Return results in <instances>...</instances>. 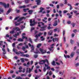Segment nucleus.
<instances>
[{"label": "nucleus", "instance_id": "f257e3e1", "mask_svg": "<svg viewBox=\"0 0 79 79\" xmlns=\"http://www.w3.org/2000/svg\"><path fill=\"white\" fill-rule=\"evenodd\" d=\"M42 34H43V33L41 32L40 33L38 34H36L35 36V37L36 39L34 40L35 42H37L38 41V38H39V37H40V36L41 35H42Z\"/></svg>", "mask_w": 79, "mask_h": 79}, {"label": "nucleus", "instance_id": "f03ea898", "mask_svg": "<svg viewBox=\"0 0 79 79\" xmlns=\"http://www.w3.org/2000/svg\"><path fill=\"white\" fill-rule=\"evenodd\" d=\"M30 26H35V25L37 23V22L35 21V19H34L33 21V23H32V19L30 20Z\"/></svg>", "mask_w": 79, "mask_h": 79}, {"label": "nucleus", "instance_id": "7ed1b4c3", "mask_svg": "<svg viewBox=\"0 0 79 79\" xmlns=\"http://www.w3.org/2000/svg\"><path fill=\"white\" fill-rule=\"evenodd\" d=\"M0 4L1 5L4 6L5 8H9L10 6V4L9 3H7V6H6V4L5 3H3L2 2H0Z\"/></svg>", "mask_w": 79, "mask_h": 79}, {"label": "nucleus", "instance_id": "20e7f679", "mask_svg": "<svg viewBox=\"0 0 79 79\" xmlns=\"http://www.w3.org/2000/svg\"><path fill=\"white\" fill-rule=\"evenodd\" d=\"M58 22L57 21V20H55L54 21V24H52V26H56L57 25H58V23H60V19H58Z\"/></svg>", "mask_w": 79, "mask_h": 79}, {"label": "nucleus", "instance_id": "39448f33", "mask_svg": "<svg viewBox=\"0 0 79 79\" xmlns=\"http://www.w3.org/2000/svg\"><path fill=\"white\" fill-rule=\"evenodd\" d=\"M23 19H26V17H23L21 18H20L19 19L17 20L18 22H20L21 21H22Z\"/></svg>", "mask_w": 79, "mask_h": 79}, {"label": "nucleus", "instance_id": "423d86ee", "mask_svg": "<svg viewBox=\"0 0 79 79\" xmlns=\"http://www.w3.org/2000/svg\"><path fill=\"white\" fill-rule=\"evenodd\" d=\"M11 11V8H10L6 13V15H8V14H9V13H10Z\"/></svg>", "mask_w": 79, "mask_h": 79}, {"label": "nucleus", "instance_id": "0eeeda50", "mask_svg": "<svg viewBox=\"0 0 79 79\" xmlns=\"http://www.w3.org/2000/svg\"><path fill=\"white\" fill-rule=\"evenodd\" d=\"M35 2H37V5H39L40 3H41V1L40 0H35Z\"/></svg>", "mask_w": 79, "mask_h": 79}, {"label": "nucleus", "instance_id": "6e6552de", "mask_svg": "<svg viewBox=\"0 0 79 79\" xmlns=\"http://www.w3.org/2000/svg\"><path fill=\"white\" fill-rule=\"evenodd\" d=\"M44 65L46 67H47V69H48V70H50V67L48 66V65H47L46 64H44Z\"/></svg>", "mask_w": 79, "mask_h": 79}, {"label": "nucleus", "instance_id": "1a4fd4ad", "mask_svg": "<svg viewBox=\"0 0 79 79\" xmlns=\"http://www.w3.org/2000/svg\"><path fill=\"white\" fill-rule=\"evenodd\" d=\"M13 29L15 31H20V30L19 29V27H18L14 28Z\"/></svg>", "mask_w": 79, "mask_h": 79}, {"label": "nucleus", "instance_id": "9d476101", "mask_svg": "<svg viewBox=\"0 0 79 79\" xmlns=\"http://www.w3.org/2000/svg\"><path fill=\"white\" fill-rule=\"evenodd\" d=\"M33 11H34L33 10H28V12L29 15H32Z\"/></svg>", "mask_w": 79, "mask_h": 79}, {"label": "nucleus", "instance_id": "9b49d317", "mask_svg": "<svg viewBox=\"0 0 79 79\" xmlns=\"http://www.w3.org/2000/svg\"><path fill=\"white\" fill-rule=\"evenodd\" d=\"M40 52H42V54H44V53H46V51H45V52H43V49L42 48H40Z\"/></svg>", "mask_w": 79, "mask_h": 79}, {"label": "nucleus", "instance_id": "f8f14e48", "mask_svg": "<svg viewBox=\"0 0 79 79\" xmlns=\"http://www.w3.org/2000/svg\"><path fill=\"white\" fill-rule=\"evenodd\" d=\"M67 16H69V18H72V15H71V14L69 13H68L67 14Z\"/></svg>", "mask_w": 79, "mask_h": 79}, {"label": "nucleus", "instance_id": "ddd939ff", "mask_svg": "<svg viewBox=\"0 0 79 79\" xmlns=\"http://www.w3.org/2000/svg\"><path fill=\"white\" fill-rule=\"evenodd\" d=\"M47 27V26L45 25L42 27H41V29H45V28Z\"/></svg>", "mask_w": 79, "mask_h": 79}, {"label": "nucleus", "instance_id": "4468645a", "mask_svg": "<svg viewBox=\"0 0 79 79\" xmlns=\"http://www.w3.org/2000/svg\"><path fill=\"white\" fill-rule=\"evenodd\" d=\"M19 53H21V56H24L25 54H24V52H22L21 51H19Z\"/></svg>", "mask_w": 79, "mask_h": 79}, {"label": "nucleus", "instance_id": "2eb2a0df", "mask_svg": "<svg viewBox=\"0 0 79 79\" xmlns=\"http://www.w3.org/2000/svg\"><path fill=\"white\" fill-rule=\"evenodd\" d=\"M23 39L21 38H19L17 40V41L19 42H23Z\"/></svg>", "mask_w": 79, "mask_h": 79}, {"label": "nucleus", "instance_id": "dca6fc26", "mask_svg": "<svg viewBox=\"0 0 79 79\" xmlns=\"http://www.w3.org/2000/svg\"><path fill=\"white\" fill-rule=\"evenodd\" d=\"M64 56L65 58L67 59V57L68 58H70V56L68 55H65V54L64 55Z\"/></svg>", "mask_w": 79, "mask_h": 79}, {"label": "nucleus", "instance_id": "f3484780", "mask_svg": "<svg viewBox=\"0 0 79 79\" xmlns=\"http://www.w3.org/2000/svg\"><path fill=\"white\" fill-rule=\"evenodd\" d=\"M52 34H53V31L52 30L50 31L48 33V34H49V35H52Z\"/></svg>", "mask_w": 79, "mask_h": 79}, {"label": "nucleus", "instance_id": "a211bd4d", "mask_svg": "<svg viewBox=\"0 0 79 79\" xmlns=\"http://www.w3.org/2000/svg\"><path fill=\"white\" fill-rule=\"evenodd\" d=\"M74 52H72L71 53V54L70 55V56H71V58H73V56H74Z\"/></svg>", "mask_w": 79, "mask_h": 79}, {"label": "nucleus", "instance_id": "6ab92c4d", "mask_svg": "<svg viewBox=\"0 0 79 79\" xmlns=\"http://www.w3.org/2000/svg\"><path fill=\"white\" fill-rule=\"evenodd\" d=\"M26 7V6L25 5H24L23 6H20L19 7V8H25Z\"/></svg>", "mask_w": 79, "mask_h": 79}, {"label": "nucleus", "instance_id": "aec40b11", "mask_svg": "<svg viewBox=\"0 0 79 79\" xmlns=\"http://www.w3.org/2000/svg\"><path fill=\"white\" fill-rule=\"evenodd\" d=\"M51 64L53 66H55V65H56L55 64V61L54 60L51 63Z\"/></svg>", "mask_w": 79, "mask_h": 79}, {"label": "nucleus", "instance_id": "412c9836", "mask_svg": "<svg viewBox=\"0 0 79 79\" xmlns=\"http://www.w3.org/2000/svg\"><path fill=\"white\" fill-rule=\"evenodd\" d=\"M29 9L28 8H27L26 9H25L24 8L23 9V11H24V12H26V11H27V10H29Z\"/></svg>", "mask_w": 79, "mask_h": 79}, {"label": "nucleus", "instance_id": "4be33fe9", "mask_svg": "<svg viewBox=\"0 0 79 79\" xmlns=\"http://www.w3.org/2000/svg\"><path fill=\"white\" fill-rule=\"evenodd\" d=\"M24 58H21L20 59V60L22 61L21 62L22 63H24Z\"/></svg>", "mask_w": 79, "mask_h": 79}, {"label": "nucleus", "instance_id": "5701e85b", "mask_svg": "<svg viewBox=\"0 0 79 79\" xmlns=\"http://www.w3.org/2000/svg\"><path fill=\"white\" fill-rule=\"evenodd\" d=\"M14 32H15V31L13 30L12 31H10V34H13L14 33Z\"/></svg>", "mask_w": 79, "mask_h": 79}, {"label": "nucleus", "instance_id": "b1692460", "mask_svg": "<svg viewBox=\"0 0 79 79\" xmlns=\"http://www.w3.org/2000/svg\"><path fill=\"white\" fill-rule=\"evenodd\" d=\"M22 39H25L27 40V37H26V36H22Z\"/></svg>", "mask_w": 79, "mask_h": 79}, {"label": "nucleus", "instance_id": "393cba45", "mask_svg": "<svg viewBox=\"0 0 79 79\" xmlns=\"http://www.w3.org/2000/svg\"><path fill=\"white\" fill-rule=\"evenodd\" d=\"M71 25L73 26V27H74L75 26V23H71Z\"/></svg>", "mask_w": 79, "mask_h": 79}, {"label": "nucleus", "instance_id": "a878e982", "mask_svg": "<svg viewBox=\"0 0 79 79\" xmlns=\"http://www.w3.org/2000/svg\"><path fill=\"white\" fill-rule=\"evenodd\" d=\"M29 1H30L29 0H26V1H25V3L27 4L29 3Z\"/></svg>", "mask_w": 79, "mask_h": 79}, {"label": "nucleus", "instance_id": "bb28decb", "mask_svg": "<svg viewBox=\"0 0 79 79\" xmlns=\"http://www.w3.org/2000/svg\"><path fill=\"white\" fill-rule=\"evenodd\" d=\"M24 56H26V57H27V58L29 57V55L28 54H25V55H24Z\"/></svg>", "mask_w": 79, "mask_h": 79}, {"label": "nucleus", "instance_id": "cd10ccee", "mask_svg": "<svg viewBox=\"0 0 79 79\" xmlns=\"http://www.w3.org/2000/svg\"><path fill=\"white\" fill-rule=\"evenodd\" d=\"M22 49L23 51H25V50H26V47L24 46H23Z\"/></svg>", "mask_w": 79, "mask_h": 79}, {"label": "nucleus", "instance_id": "c85d7f7f", "mask_svg": "<svg viewBox=\"0 0 79 79\" xmlns=\"http://www.w3.org/2000/svg\"><path fill=\"white\" fill-rule=\"evenodd\" d=\"M41 45H42L41 44H38V45L37 46V48H40V46H41Z\"/></svg>", "mask_w": 79, "mask_h": 79}, {"label": "nucleus", "instance_id": "c756f323", "mask_svg": "<svg viewBox=\"0 0 79 79\" xmlns=\"http://www.w3.org/2000/svg\"><path fill=\"white\" fill-rule=\"evenodd\" d=\"M46 70L47 68H46V67H44L43 69V71H44V72H45L46 71Z\"/></svg>", "mask_w": 79, "mask_h": 79}, {"label": "nucleus", "instance_id": "7c9ffc66", "mask_svg": "<svg viewBox=\"0 0 79 79\" xmlns=\"http://www.w3.org/2000/svg\"><path fill=\"white\" fill-rule=\"evenodd\" d=\"M46 60H47V59H45V60H42L41 61V62L43 61V63H46V61H47Z\"/></svg>", "mask_w": 79, "mask_h": 79}, {"label": "nucleus", "instance_id": "2f4dec72", "mask_svg": "<svg viewBox=\"0 0 79 79\" xmlns=\"http://www.w3.org/2000/svg\"><path fill=\"white\" fill-rule=\"evenodd\" d=\"M16 79H24V78H21V77H16Z\"/></svg>", "mask_w": 79, "mask_h": 79}, {"label": "nucleus", "instance_id": "473e14b6", "mask_svg": "<svg viewBox=\"0 0 79 79\" xmlns=\"http://www.w3.org/2000/svg\"><path fill=\"white\" fill-rule=\"evenodd\" d=\"M15 11H17V13H19V12H20V10H18L17 9H16L15 10Z\"/></svg>", "mask_w": 79, "mask_h": 79}, {"label": "nucleus", "instance_id": "72a5a7b5", "mask_svg": "<svg viewBox=\"0 0 79 79\" xmlns=\"http://www.w3.org/2000/svg\"><path fill=\"white\" fill-rule=\"evenodd\" d=\"M49 76H50L52 74V72L50 71L49 72Z\"/></svg>", "mask_w": 79, "mask_h": 79}, {"label": "nucleus", "instance_id": "f704fd0d", "mask_svg": "<svg viewBox=\"0 0 79 79\" xmlns=\"http://www.w3.org/2000/svg\"><path fill=\"white\" fill-rule=\"evenodd\" d=\"M35 29V28L34 27H32L31 30V32H32V31H34Z\"/></svg>", "mask_w": 79, "mask_h": 79}, {"label": "nucleus", "instance_id": "c9c22d12", "mask_svg": "<svg viewBox=\"0 0 79 79\" xmlns=\"http://www.w3.org/2000/svg\"><path fill=\"white\" fill-rule=\"evenodd\" d=\"M54 40H55V41H58V40H59V38H54Z\"/></svg>", "mask_w": 79, "mask_h": 79}, {"label": "nucleus", "instance_id": "e433bc0d", "mask_svg": "<svg viewBox=\"0 0 79 79\" xmlns=\"http://www.w3.org/2000/svg\"><path fill=\"white\" fill-rule=\"evenodd\" d=\"M29 41L31 42V43H32V40L31 39V38H29Z\"/></svg>", "mask_w": 79, "mask_h": 79}, {"label": "nucleus", "instance_id": "4c0bfd02", "mask_svg": "<svg viewBox=\"0 0 79 79\" xmlns=\"http://www.w3.org/2000/svg\"><path fill=\"white\" fill-rule=\"evenodd\" d=\"M73 42H74V41L73 40H70V43L71 44H73Z\"/></svg>", "mask_w": 79, "mask_h": 79}, {"label": "nucleus", "instance_id": "58836bf2", "mask_svg": "<svg viewBox=\"0 0 79 79\" xmlns=\"http://www.w3.org/2000/svg\"><path fill=\"white\" fill-rule=\"evenodd\" d=\"M21 24V23H17V24H15V26H19V25H20Z\"/></svg>", "mask_w": 79, "mask_h": 79}, {"label": "nucleus", "instance_id": "ea45409f", "mask_svg": "<svg viewBox=\"0 0 79 79\" xmlns=\"http://www.w3.org/2000/svg\"><path fill=\"white\" fill-rule=\"evenodd\" d=\"M31 48L32 50H34V45H32Z\"/></svg>", "mask_w": 79, "mask_h": 79}, {"label": "nucleus", "instance_id": "a19ab883", "mask_svg": "<svg viewBox=\"0 0 79 79\" xmlns=\"http://www.w3.org/2000/svg\"><path fill=\"white\" fill-rule=\"evenodd\" d=\"M48 49L49 50V51L50 52H53V50H52V49L51 48H49Z\"/></svg>", "mask_w": 79, "mask_h": 79}, {"label": "nucleus", "instance_id": "79ce46f5", "mask_svg": "<svg viewBox=\"0 0 79 79\" xmlns=\"http://www.w3.org/2000/svg\"><path fill=\"white\" fill-rule=\"evenodd\" d=\"M23 66H26L27 67H28V66H29L27 65L26 63H24V64H23Z\"/></svg>", "mask_w": 79, "mask_h": 79}, {"label": "nucleus", "instance_id": "37998d69", "mask_svg": "<svg viewBox=\"0 0 79 79\" xmlns=\"http://www.w3.org/2000/svg\"><path fill=\"white\" fill-rule=\"evenodd\" d=\"M38 56V55H35L34 56V57L35 58H37Z\"/></svg>", "mask_w": 79, "mask_h": 79}, {"label": "nucleus", "instance_id": "c03bdc74", "mask_svg": "<svg viewBox=\"0 0 79 79\" xmlns=\"http://www.w3.org/2000/svg\"><path fill=\"white\" fill-rule=\"evenodd\" d=\"M67 23L68 24H71V21L70 20H69L68 22H67Z\"/></svg>", "mask_w": 79, "mask_h": 79}, {"label": "nucleus", "instance_id": "a18cd8bd", "mask_svg": "<svg viewBox=\"0 0 79 79\" xmlns=\"http://www.w3.org/2000/svg\"><path fill=\"white\" fill-rule=\"evenodd\" d=\"M43 22H44V23H47V21H46L44 19H43Z\"/></svg>", "mask_w": 79, "mask_h": 79}, {"label": "nucleus", "instance_id": "49530a36", "mask_svg": "<svg viewBox=\"0 0 79 79\" xmlns=\"http://www.w3.org/2000/svg\"><path fill=\"white\" fill-rule=\"evenodd\" d=\"M17 34H15V35H16V36H18L19 35V34L18 32H17Z\"/></svg>", "mask_w": 79, "mask_h": 79}, {"label": "nucleus", "instance_id": "de8ad7c7", "mask_svg": "<svg viewBox=\"0 0 79 79\" xmlns=\"http://www.w3.org/2000/svg\"><path fill=\"white\" fill-rule=\"evenodd\" d=\"M76 53L78 54V55L79 54V50L77 49L76 51Z\"/></svg>", "mask_w": 79, "mask_h": 79}, {"label": "nucleus", "instance_id": "09e8293b", "mask_svg": "<svg viewBox=\"0 0 79 79\" xmlns=\"http://www.w3.org/2000/svg\"><path fill=\"white\" fill-rule=\"evenodd\" d=\"M40 10H45V9H44V8H42V7H40Z\"/></svg>", "mask_w": 79, "mask_h": 79}, {"label": "nucleus", "instance_id": "8fccbe9b", "mask_svg": "<svg viewBox=\"0 0 79 79\" xmlns=\"http://www.w3.org/2000/svg\"><path fill=\"white\" fill-rule=\"evenodd\" d=\"M64 42H66V37L65 36H64Z\"/></svg>", "mask_w": 79, "mask_h": 79}, {"label": "nucleus", "instance_id": "3c124183", "mask_svg": "<svg viewBox=\"0 0 79 79\" xmlns=\"http://www.w3.org/2000/svg\"><path fill=\"white\" fill-rule=\"evenodd\" d=\"M67 12H68V11L67 10H64L63 11V13H66Z\"/></svg>", "mask_w": 79, "mask_h": 79}, {"label": "nucleus", "instance_id": "603ef678", "mask_svg": "<svg viewBox=\"0 0 79 79\" xmlns=\"http://www.w3.org/2000/svg\"><path fill=\"white\" fill-rule=\"evenodd\" d=\"M60 6L61 7L63 6H64V4L63 3H60Z\"/></svg>", "mask_w": 79, "mask_h": 79}, {"label": "nucleus", "instance_id": "864d4df0", "mask_svg": "<svg viewBox=\"0 0 79 79\" xmlns=\"http://www.w3.org/2000/svg\"><path fill=\"white\" fill-rule=\"evenodd\" d=\"M53 28L52 27H51L50 26H49V27H48V29H52Z\"/></svg>", "mask_w": 79, "mask_h": 79}, {"label": "nucleus", "instance_id": "5fc2aeb1", "mask_svg": "<svg viewBox=\"0 0 79 79\" xmlns=\"http://www.w3.org/2000/svg\"><path fill=\"white\" fill-rule=\"evenodd\" d=\"M37 6H32V8H33V9H34L35 8H37Z\"/></svg>", "mask_w": 79, "mask_h": 79}, {"label": "nucleus", "instance_id": "6e6d98bb", "mask_svg": "<svg viewBox=\"0 0 79 79\" xmlns=\"http://www.w3.org/2000/svg\"><path fill=\"white\" fill-rule=\"evenodd\" d=\"M70 8L69 9L70 10H71L73 9V6H70Z\"/></svg>", "mask_w": 79, "mask_h": 79}, {"label": "nucleus", "instance_id": "4d7b16f0", "mask_svg": "<svg viewBox=\"0 0 79 79\" xmlns=\"http://www.w3.org/2000/svg\"><path fill=\"white\" fill-rule=\"evenodd\" d=\"M58 34H55L54 35V37H58Z\"/></svg>", "mask_w": 79, "mask_h": 79}, {"label": "nucleus", "instance_id": "13d9d810", "mask_svg": "<svg viewBox=\"0 0 79 79\" xmlns=\"http://www.w3.org/2000/svg\"><path fill=\"white\" fill-rule=\"evenodd\" d=\"M10 73L11 74H12V73H14V71L13 70H11L10 71Z\"/></svg>", "mask_w": 79, "mask_h": 79}, {"label": "nucleus", "instance_id": "bf43d9fd", "mask_svg": "<svg viewBox=\"0 0 79 79\" xmlns=\"http://www.w3.org/2000/svg\"><path fill=\"white\" fill-rule=\"evenodd\" d=\"M46 60V62L47 63V64H48L47 65H49V63L48 62V60L47 59Z\"/></svg>", "mask_w": 79, "mask_h": 79}, {"label": "nucleus", "instance_id": "052dcab7", "mask_svg": "<svg viewBox=\"0 0 79 79\" xmlns=\"http://www.w3.org/2000/svg\"><path fill=\"white\" fill-rule=\"evenodd\" d=\"M62 13V11L61 10H60L58 12V13L59 14H61Z\"/></svg>", "mask_w": 79, "mask_h": 79}, {"label": "nucleus", "instance_id": "680f3d73", "mask_svg": "<svg viewBox=\"0 0 79 79\" xmlns=\"http://www.w3.org/2000/svg\"><path fill=\"white\" fill-rule=\"evenodd\" d=\"M12 46L13 47H15V43H14L13 44Z\"/></svg>", "mask_w": 79, "mask_h": 79}, {"label": "nucleus", "instance_id": "e2e57ef3", "mask_svg": "<svg viewBox=\"0 0 79 79\" xmlns=\"http://www.w3.org/2000/svg\"><path fill=\"white\" fill-rule=\"evenodd\" d=\"M65 31L64 30L63 31V35L64 36V35L65 34Z\"/></svg>", "mask_w": 79, "mask_h": 79}, {"label": "nucleus", "instance_id": "0e129e2a", "mask_svg": "<svg viewBox=\"0 0 79 79\" xmlns=\"http://www.w3.org/2000/svg\"><path fill=\"white\" fill-rule=\"evenodd\" d=\"M19 18V17H16L15 19H14V20H16L17 19H18V18Z\"/></svg>", "mask_w": 79, "mask_h": 79}, {"label": "nucleus", "instance_id": "69168bd1", "mask_svg": "<svg viewBox=\"0 0 79 79\" xmlns=\"http://www.w3.org/2000/svg\"><path fill=\"white\" fill-rule=\"evenodd\" d=\"M22 69L23 68H22V66H20L19 68V69L20 70H21V69Z\"/></svg>", "mask_w": 79, "mask_h": 79}, {"label": "nucleus", "instance_id": "338daca9", "mask_svg": "<svg viewBox=\"0 0 79 79\" xmlns=\"http://www.w3.org/2000/svg\"><path fill=\"white\" fill-rule=\"evenodd\" d=\"M47 79H50V77H49V76L48 75L46 77Z\"/></svg>", "mask_w": 79, "mask_h": 79}, {"label": "nucleus", "instance_id": "774afa93", "mask_svg": "<svg viewBox=\"0 0 79 79\" xmlns=\"http://www.w3.org/2000/svg\"><path fill=\"white\" fill-rule=\"evenodd\" d=\"M51 70H52V71H55V69H54V68H51Z\"/></svg>", "mask_w": 79, "mask_h": 79}]
</instances>
